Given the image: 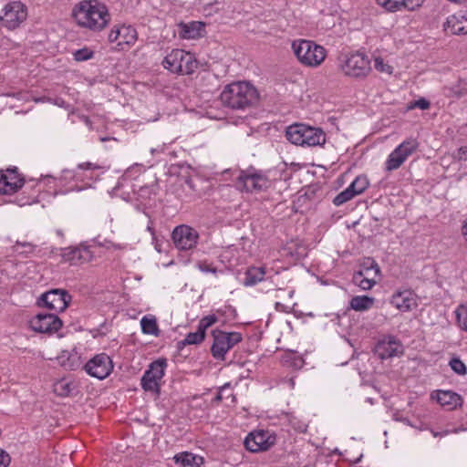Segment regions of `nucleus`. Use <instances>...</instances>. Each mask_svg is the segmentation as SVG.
<instances>
[{
  "label": "nucleus",
  "mask_w": 467,
  "mask_h": 467,
  "mask_svg": "<svg viewBox=\"0 0 467 467\" xmlns=\"http://www.w3.org/2000/svg\"><path fill=\"white\" fill-rule=\"evenodd\" d=\"M467 29V11H460L450 16L443 25V29Z\"/></svg>",
  "instance_id": "nucleus-26"
},
{
  "label": "nucleus",
  "mask_w": 467,
  "mask_h": 467,
  "mask_svg": "<svg viewBox=\"0 0 467 467\" xmlns=\"http://www.w3.org/2000/svg\"><path fill=\"white\" fill-rule=\"evenodd\" d=\"M379 274L377 262L370 257L365 258L353 275V283L363 290H369L376 285Z\"/></svg>",
  "instance_id": "nucleus-11"
},
{
  "label": "nucleus",
  "mask_w": 467,
  "mask_h": 467,
  "mask_svg": "<svg viewBox=\"0 0 467 467\" xmlns=\"http://www.w3.org/2000/svg\"><path fill=\"white\" fill-rule=\"evenodd\" d=\"M179 26L181 27V29L193 30V29H202L203 27L206 26V24L204 22H201V21H192V22H189L188 24L181 22L179 24Z\"/></svg>",
  "instance_id": "nucleus-45"
},
{
  "label": "nucleus",
  "mask_w": 467,
  "mask_h": 467,
  "mask_svg": "<svg viewBox=\"0 0 467 467\" xmlns=\"http://www.w3.org/2000/svg\"><path fill=\"white\" fill-rule=\"evenodd\" d=\"M277 274L278 272L273 267H268L266 265L250 266L244 273L243 284L245 286H253L264 280L272 278Z\"/></svg>",
  "instance_id": "nucleus-23"
},
{
  "label": "nucleus",
  "mask_w": 467,
  "mask_h": 467,
  "mask_svg": "<svg viewBox=\"0 0 467 467\" xmlns=\"http://www.w3.org/2000/svg\"><path fill=\"white\" fill-rule=\"evenodd\" d=\"M36 200V197H32L30 200H27L26 202H23L22 205H25L26 203L30 204L32 202H34Z\"/></svg>",
  "instance_id": "nucleus-56"
},
{
  "label": "nucleus",
  "mask_w": 467,
  "mask_h": 467,
  "mask_svg": "<svg viewBox=\"0 0 467 467\" xmlns=\"http://www.w3.org/2000/svg\"><path fill=\"white\" fill-rule=\"evenodd\" d=\"M26 183V179L17 167L0 169V194L12 195Z\"/></svg>",
  "instance_id": "nucleus-15"
},
{
  "label": "nucleus",
  "mask_w": 467,
  "mask_h": 467,
  "mask_svg": "<svg viewBox=\"0 0 467 467\" xmlns=\"http://www.w3.org/2000/svg\"><path fill=\"white\" fill-rule=\"evenodd\" d=\"M390 304L400 312H410L418 306L417 295L410 288L399 289L391 296Z\"/></svg>",
  "instance_id": "nucleus-22"
},
{
  "label": "nucleus",
  "mask_w": 467,
  "mask_h": 467,
  "mask_svg": "<svg viewBox=\"0 0 467 467\" xmlns=\"http://www.w3.org/2000/svg\"><path fill=\"white\" fill-rule=\"evenodd\" d=\"M4 15L0 16L3 26L8 29H16L26 19V6L20 1L8 3L3 9Z\"/></svg>",
  "instance_id": "nucleus-16"
},
{
  "label": "nucleus",
  "mask_w": 467,
  "mask_h": 467,
  "mask_svg": "<svg viewBox=\"0 0 467 467\" xmlns=\"http://www.w3.org/2000/svg\"><path fill=\"white\" fill-rule=\"evenodd\" d=\"M275 309L277 311L285 312V313H289V311H290L289 306H286L284 304L279 303V302L275 303Z\"/></svg>",
  "instance_id": "nucleus-54"
},
{
  "label": "nucleus",
  "mask_w": 467,
  "mask_h": 467,
  "mask_svg": "<svg viewBox=\"0 0 467 467\" xmlns=\"http://www.w3.org/2000/svg\"><path fill=\"white\" fill-rule=\"evenodd\" d=\"M137 39V31H122L115 48L119 51L128 50L136 43Z\"/></svg>",
  "instance_id": "nucleus-29"
},
{
  "label": "nucleus",
  "mask_w": 467,
  "mask_h": 467,
  "mask_svg": "<svg viewBox=\"0 0 467 467\" xmlns=\"http://www.w3.org/2000/svg\"><path fill=\"white\" fill-rule=\"evenodd\" d=\"M112 29L119 30V28L117 26H114V27Z\"/></svg>",
  "instance_id": "nucleus-58"
},
{
  "label": "nucleus",
  "mask_w": 467,
  "mask_h": 467,
  "mask_svg": "<svg viewBox=\"0 0 467 467\" xmlns=\"http://www.w3.org/2000/svg\"><path fill=\"white\" fill-rule=\"evenodd\" d=\"M431 104L430 102L421 98L418 100H415L411 108H419L420 109H428L430 108Z\"/></svg>",
  "instance_id": "nucleus-51"
},
{
  "label": "nucleus",
  "mask_w": 467,
  "mask_h": 467,
  "mask_svg": "<svg viewBox=\"0 0 467 467\" xmlns=\"http://www.w3.org/2000/svg\"><path fill=\"white\" fill-rule=\"evenodd\" d=\"M220 99L224 107L244 110L258 102L259 92L250 82L236 81L224 87Z\"/></svg>",
  "instance_id": "nucleus-1"
},
{
  "label": "nucleus",
  "mask_w": 467,
  "mask_h": 467,
  "mask_svg": "<svg viewBox=\"0 0 467 467\" xmlns=\"http://www.w3.org/2000/svg\"><path fill=\"white\" fill-rule=\"evenodd\" d=\"M75 389V385L72 381L61 379L57 381L54 386V391L61 397L68 396L72 393Z\"/></svg>",
  "instance_id": "nucleus-32"
},
{
  "label": "nucleus",
  "mask_w": 467,
  "mask_h": 467,
  "mask_svg": "<svg viewBox=\"0 0 467 467\" xmlns=\"http://www.w3.org/2000/svg\"><path fill=\"white\" fill-rule=\"evenodd\" d=\"M205 333L199 327L195 332H190L182 342V345H197L204 340Z\"/></svg>",
  "instance_id": "nucleus-35"
},
{
  "label": "nucleus",
  "mask_w": 467,
  "mask_h": 467,
  "mask_svg": "<svg viewBox=\"0 0 467 467\" xmlns=\"http://www.w3.org/2000/svg\"><path fill=\"white\" fill-rule=\"evenodd\" d=\"M203 32L204 31H179V36L182 39H198L204 36Z\"/></svg>",
  "instance_id": "nucleus-44"
},
{
  "label": "nucleus",
  "mask_w": 467,
  "mask_h": 467,
  "mask_svg": "<svg viewBox=\"0 0 467 467\" xmlns=\"http://www.w3.org/2000/svg\"><path fill=\"white\" fill-rule=\"evenodd\" d=\"M93 56V52L89 50L88 48H81L77 50L74 53V58L77 61H84L91 58Z\"/></svg>",
  "instance_id": "nucleus-43"
},
{
  "label": "nucleus",
  "mask_w": 467,
  "mask_h": 467,
  "mask_svg": "<svg viewBox=\"0 0 467 467\" xmlns=\"http://www.w3.org/2000/svg\"><path fill=\"white\" fill-rule=\"evenodd\" d=\"M451 91L456 98H462L467 95V78H460L452 88Z\"/></svg>",
  "instance_id": "nucleus-39"
},
{
  "label": "nucleus",
  "mask_w": 467,
  "mask_h": 467,
  "mask_svg": "<svg viewBox=\"0 0 467 467\" xmlns=\"http://www.w3.org/2000/svg\"><path fill=\"white\" fill-rule=\"evenodd\" d=\"M114 365L106 353H99L90 358L84 366L83 369L90 377L104 379L113 371Z\"/></svg>",
  "instance_id": "nucleus-14"
},
{
  "label": "nucleus",
  "mask_w": 467,
  "mask_h": 467,
  "mask_svg": "<svg viewBox=\"0 0 467 467\" xmlns=\"http://www.w3.org/2000/svg\"><path fill=\"white\" fill-rule=\"evenodd\" d=\"M437 400L441 406H448L450 410L456 408L462 402L460 395L449 390L440 391Z\"/></svg>",
  "instance_id": "nucleus-27"
},
{
  "label": "nucleus",
  "mask_w": 467,
  "mask_h": 467,
  "mask_svg": "<svg viewBox=\"0 0 467 467\" xmlns=\"http://www.w3.org/2000/svg\"><path fill=\"white\" fill-rule=\"evenodd\" d=\"M171 237L179 250H190L196 246L199 234L194 228L182 224L174 228Z\"/></svg>",
  "instance_id": "nucleus-20"
},
{
  "label": "nucleus",
  "mask_w": 467,
  "mask_h": 467,
  "mask_svg": "<svg viewBox=\"0 0 467 467\" xmlns=\"http://www.w3.org/2000/svg\"><path fill=\"white\" fill-rule=\"evenodd\" d=\"M374 353L380 359H387L403 354V346L394 336H383L374 348Z\"/></svg>",
  "instance_id": "nucleus-21"
},
{
  "label": "nucleus",
  "mask_w": 467,
  "mask_h": 467,
  "mask_svg": "<svg viewBox=\"0 0 467 467\" xmlns=\"http://www.w3.org/2000/svg\"><path fill=\"white\" fill-rule=\"evenodd\" d=\"M237 252L234 248H227L221 254V261L227 263L229 267H234L238 265V258H234V253Z\"/></svg>",
  "instance_id": "nucleus-37"
},
{
  "label": "nucleus",
  "mask_w": 467,
  "mask_h": 467,
  "mask_svg": "<svg viewBox=\"0 0 467 467\" xmlns=\"http://www.w3.org/2000/svg\"><path fill=\"white\" fill-rule=\"evenodd\" d=\"M451 368L459 375H465L467 368L465 364L458 358H452L450 361Z\"/></svg>",
  "instance_id": "nucleus-42"
},
{
  "label": "nucleus",
  "mask_w": 467,
  "mask_h": 467,
  "mask_svg": "<svg viewBox=\"0 0 467 467\" xmlns=\"http://www.w3.org/2000/svg\"><path fill=\"white\" fill-rule=\"evenodd\" d=\"M227 389V386L222 387L217 392L216 396L213 398V401L219 403L223 400V393Z\"/></svg>",
  "instance_id": "nucleus-53"
},
{
  "label": "nucleus",
  "mask_w": 467,
  "mask_h": 467,
  "mask_svg": "<svg viewBox=\"0 0 467 467\" xmlns=\"http://www.w3.org/2000/svg\"><path fill=\"white\" fill-rule=\"evenodd\" d=\"M120 33H122V31H110L109 34V41L110 43H116V45L118 44V41L120 37Z\"/></svg>",
  "instance_id": "nucleus-52"
},
{
  "label": "nucleus",
  "mask_w": 467,
  "mask_h": 467,
  "mask_svg": "<svg viewBox=\"0 0 467 467\" xmlns=\"http://www.w3.org/2000/svg\"><path fill=\"white\" fill-rule=\"evenodd\" d=\"M71 301V296L63 289H52L41 295L37 304L56 312L64 311Z\"/></svg>",
  "instance_id": "nucleus-17"
},
{
  "label": "nucleus",
  "mask_w": 467,
  "mask_h": 467,
  "mask_svg": "<svg viewBox=\"0 0 467 467\" xmlns=\"http://www.w3.org/2000/svg\"><path fill=\"white\" fill-rule=\"evenodd\" d=\"M292 47L298 60L308 67L319 66L327 56L323 47L310 40L295 41Z\"/></svg>",
  "instance_id": "nucleus-7"
},
{
  "label": "nucleus",
  "mask_w": 467,
  "mask_h": 467,
  "mask_svg": "<svg viewBox=\"0 0 467 467\" xmlns=\"http://www.w3.org/2000/svg\"><path fill=\"white\" fill-rule=\"evenodd\" d=\"M73 16L78 26L89 29H104L111 20L106 5L97 0L80 2L74 8Z\"/></svg>",
  "instance_id": "nucleus-2"
},
{
  "label": "nucleus",
  "mask_w": 467,
  "mask_h": 467,
  "mask_svg": "<svg viewBox=\"0 0 467 467\" xmlns=\"http://www.w3.org/2000/svg\"><path fill=\"white\" fill-rule=\"evenodd\" d=\"M455 315L459 327L467 332V302L456 308Z\"/></svg>",
  "instance_id": "nucleus-34"
},
{
  "label": "nucleus",
  "mask_w": 467,
  "mask_h": 467,
  "mask_svg": "<svg viewBox=\"0 0 467 467\" xmlns=\"http://www.w3.org/2000/svg\"><path fill=\"white\" fill-rule=\"evenodd\" d=\"M285 137L291 143L302 147L322 145L326 141V134L321 129L302 123L287 127Z\"/></svg>",
  "instance_id": "nucleus-4"
},
{
  "label": "nucleus",
  "mask_w": 467,
  "mask_h": 467,
  "mask_svg": "<svg viewBox=\"0 0 467 467\" xmlns=\"http://www.w3.org/2000/svg\"><path fill=\"white\" fill-rule=\"evenodd\" d=\"M419 142L416 139H408L400 143L388 157L385 162L386 171L398 170L406 160L418 149Z\"/></svg>",
  "instance_id": "nucleus-13"
},
{
  "label": "nucleus",
  "mask_w": 467,
  "mask_h": 467,
  "mask_svg": "<svg viewBox=\"0 0 467 467\" xmlns=\"http://www.w3.org/2000/svg\"><path fill=\"white\" fill-rule=\"evenodd\" d=\"M60 256L63 262L69 263L71 265H80L91 262L94 252L91 246L80 244L61 249Z\"/></svg>",
  "instance_id": "nucleus-19"
},
{
  "label": "nucleus",
  "mask_w": 467,
  "mask_h": 467,
  "mask_svg": "<svg viewBox=\"0 0 467 467\" xmlns=\"http://www.w3.org/2000/svg\"><path fill=\"white\" fill-rule=\"evenodd\" d=\"M10 462L11 458L9 454L3 449H0V467H7Z\"/></svg>",
  "instance_id": "nucleus-49"
},
{
  "label": "nucleus",
  "mask_w": 467,
  "mask_h": 467,
  "mask_svg": "<svg viewBox=\"0 0 467 467\" xmlns=\"http://www.w3.org/2000/svg\"><path fill=\"white\" fill-rule=\"evenodd\" d=\"M141 330L144 334L154 335L156 337L160 334V329L155 317L145 316L140 320Z\"/></svg>",
  "instance_id": "nucleus-31"
},
{
  "label": "nucleus",
  "mask_w": 467,
  "mask_h": 467,
  "mask_svg": "<svg viewBox=\"0 0 467 467\" xmlns=\"http://www.w3.org/2000/svg\"><path fill=\"white\" fill-rule=\"evenodd\" d=\"M218 321V318L217 317L213 314V315H208L206 317H203L200 321H199V324H198V327L203 331L204 333H206V330L212 327L213 324H215L216 322Z\"/></svg>",
  "instance_id": "nucleus-41"
},
{
  "label": "nucleus",
  "mask_w": 467,
  "mask_h": 467,
  "mask_svg": "<svg viewBox=\"0 0 467 467\" xmlns=\"http://www.w3.org/2000/svg\"><path fill=\"white\" fill-rule=\"evenodd\" d=\"M78 359L77 355H70L67 362L62 361L61 365L67 370H75L78 367Z\"/></svg>",
  "instance_id": "nucleus-47"
},
{
  "label": "nucleus",
  "mask_w": 467,
  "mask_h": 467,
  "mask_svg": "<svg viewBox=\"0 0 467 467\" xmlns=\"http://www.w3.org/2000/svg\"><path fill=\"white\" fill-rule=\"evenodd\" d=\"M197 265H198V268L203 273H212V274L217 273V268L214 267L212 263H209L206 260L199 261L197 263Z\"/></svg>",
  "instance_id": "nucleus-46"
},
{
  "label": "nucleus",
  "mask_w": 467,
  "mask_h": 467,
  "mask_svg": "<svg viewBox=\"0 0 467 467\" xmlns=\"http://www.w3.org/2000/svg\"><path fill=\"white\" fill-rule=\"evenodd\" d=\"M236 185L241 191L258 192L269 189L272 181L265 171L250 168L240 171L236 178Z\"/></svg>",
  "instance_id": "nucleus-8"
},
{
  "label": "nucleus",
  "mask_w": 467,
  "mask_h": 467,
  "mask_svg": "<svg viewBox=\"0 0 467 467\" xmlns=\"http://www.w3.org/2000/svg\"><path fill=\"white\" fill-rule=\"evenodd\" d=\"M462 234L464 239L467 241V221L462 225Z\"/></svg>",
  "instance_id": "nucleus-55"
},
{
  "label": "nucleus",
  "mask_w": 467,
  "mask_h": 467,
  "mask_svg": "<svg viewBox=\"0 0 467 467\" xmlns=\"http://www.w3.org/2000/svg\"><path fill=\"white\" fill-rule=\"evenodd\" d=\"M212 335L213 343L211 353L217 360H224L226 353L243 340V336L239 332H225L215 329Z\"/></svg>",
  "instance_id": "nucleus-9"
},
{
  "label": "nucleus",
  "mask_w": 467,
  "mask_h": 467,
  "mask_svg": "<svg viewBox=\"0 0 467 467\" xmlns=\"http://www.w3.org/2000/svg\"><path fill=\"white\" fill-rule=\"evenodd\" d=\"M276 442V434L270 430L258 429L251 431L244 440V447L251 452L270 450Z\"/></svg>",
  "instance_id": "nucleus-12"
},
{
  "label": "nucleus",
  "mask_w": 467,
  "mask_h": 467,
  "mask_svg": "<svg viewBox=\"0 0 467 467\" xmlns=\"http://www.w3.org/2000/svg\"><path fill=\"white\" fill-rule=\"evenodd\" d=\"M175 463L179 467H200L199 461L202 458H198L190 452H182L174 456Z\"/></svg>",
  "instance_id": "nucleus-30"
},
{
  "label": "nucleus",
  "mask_w": 467,
  "mask_h": 467,
  "mask_svg": "<svg viewBox=\"0 0 467 467\" xmlns=\"http://www.w3.org/2000/svg\"><path fill=\"white\" fill-rule=\"evenodd\" d=\"M374 67L380 73L392 74L393 67L384 61L380 57L374 58Z\"/></svg>",
  "instance_id": "nucleus-40"
},
{
  "label": "nucleus",
  "mask_w": 467,
  "mask_h": 467,
  "mask_svg": "<svg viewBox=\"0 0 467 467\" xmlns=\"http://www.w3.org/2000/svg\"><path fill=\"white\" fill-rule=\"evenodd\" d=\"M375 299L368 296H353L349 302V306L355 311H366L374 305Z\"/></svg>",
  "instance_id": "nucleus-28"
},
{
  "label": "nucleus",
  "mask_w": 467,
  "mask_h": 467,
  "mask_svg": "<svg viewBox=\"0 0 467 467\" xmlns=\"http://www.w3.org/2000/svg\"><path fill=\"white\" fill-rule=\"evenodd\" d=\"M368 180L364 175L358 176L349 185L356 195L363 193L368 187Z\"/></svg>",
  "instance_id": "nucleus-33"
},
{
  "label": "nucleus",
  "mask_w": 467,
  "mask_h": 467,
  "mask_svg": "<svg viewBox=\"0 0 467 467\" xmlns=\"http://www.w3.org/2000/svg\"><path fill=\"white\" fill-rule=\"evenodd\" d=\"M157 189L158 187L156 184L140 187L139 190L135 192L137 201L145 208L151 207L155 203Z\"/></svg>",
  "instance_id": "nucleus-24"
},
{
  "label": "nucleus",
  "mask_w": 467,
  "mask_h": 467,
  "mask_svg": "<svg viewBox=\"0 0 467 467\" xmlns=\"http://www.w3.org/2000/svg\"><path fill=\"white\" fill-rule=\"evenodd\" d=\"M344 76L354 79H365L371 72V60L362 51L342 55L338 65Z\"/></svg>",
  "instance_id": "nucleus-3"
},
{
  "label": "nucleus",
  "mask_w": 467,
  "mask_h": 467,
  "mask_svg": "<svg viewBox=\"0 0 467 467\" xmlns=\"http://www.w3.org/2000/svg\"><path fill=\"white\" fill-rule=\"evenodd\" d=\"M452 157L459 161H467V146L459 148Z\"/></svg>",
  "instance_id": "nucleus-48"
},
{
  "label": "nucleus",
  "mask_w": 467,
  "mask_h": 467,
  "mask_svg": "<svg viewBox=\"0 0 467 467\" xmlns=\"http://www.w3.org/2000/svg\"><path fill=\"white\" fill-rule=\"evenodd\" d=\"M355 196H357L352 189L348 186L347 189L342 191L340 193H338L333 200V203L336 206H340L344 204L345 202L350 201Z\"/></svg>",
  "instance_id": "nucleus-36"
},
{
  "label": "nucleus",
  "mask_w": 467,
  "mask_h": 467,
  "mask_svg": "<svg viewBox=\"0 0 467 467\" xmlns=\"http://www.w3.org/2000/svg\"><path fill=\"white\" fill-rule=\"evenodd\" d=\"M167 361L165 358H159L151 362L148 369L144 372L140 385L145 391L152 392L156 395L161 393V381L165 375Z\"/></svg>",
  "instance_id": "nucleus-10"
},
{
  "label": "nucleus",
  "mask_w": 467,
  "mask_h": 467,
  "mask_svg": "<svg viewBox=\"0 0 467 467\" xmlns=\"http://www.w3.org/2000/svg\"><path fill=\"white\" fill-rule=\"evenodd\" d=\"M280 362L283 367L294 370L300 369L305 365L304 358L298 352L294 350L285 351L281 356Z\"/></svg>",
  "instance_id": "nucleus-25"
},
{
  "label": "nucleus",
  "mask_w": 467,
  "mask_h": 467,
  "mask_svg": "<svg viewBox=\"0 0 467 467\" xmlns=\"http://www.w3.org/2000/svg\"><path fill=\"white\" fill-rule=\"evenodd\" d=\"M424 0H404V7L408 10H414L420 6Z\"/></svg>",
  "instance_id": "nucleus-50"
},
{
  "label": "nucleus",
  "mask_w": 467,
  "mask_h": 467,
  "mask_svg": "<svg viewBox=\"0 0 467 467\" xmlns=\"http://www.w3.org/2000/svg\"><path fill=\"white\" fill-rule=\"evenodd\" d=\"M461 33L467 34V31H454L453 32L454 35H460Z\"/></svg>",
  "instance_id": "nucleus-57"
},
{
  "label": "nucleus",
  "mask_w": 467,
  "mask_h": 467,
  "mask_svg": "<svg viewBox=\"0 0 467 467\" xmlns=\"http://www.w3.org/2000/svg\"><path fill=\"white\" fill-rule=\"evenodd\" d=\"M377 3L386 10L394 12L404 6V0H377Z\"/></svg>",
  "instance_id": "nucleus-38"
},
{
  "label": "nucleus",
  "mask_w": 467,
  "mask_h": 467,
  "mask_svg": "<svg viewBox=\"0 0 467 467\" xmlns=\"http://www.w3.org/2000/svg\"><path fill=\"white\" fill-rule=\"evenodd\" d=\"M62 321L56 314L39 313L29 320L32 330L42 334H54L62 327Z\"/></svg>",
  "instance_id": "nucleus-18"
},
{
  "label": "nucleus",
  "mask_w": 467,
  "mask_h": 467,
  "mask_svg": "<svg viewBox=\"0 0 467 467\" xmlns=\"http://www.w3.org/2000/svg\"><path fill=\"white\" fill-rule=\"evenodd\" d=\"M100 169L101 167L95 163H80L75 170H64L61 179L76 182L74 185L70 186V189L81 191L91 187L92 183L98 179Z\"/></svg>",
  "instance_id": "nucleus-5"
},
{
  "label": "nucleus",
  "mask_w": 467,
  "mask_h": 467,
  "mask_svg": "<svg viewBox=\"0 0 467 467\" xmlns=\"http://www.w3.org/2000/svg\"><path fill=\"white\" fill-rule=\"evenodd\" d=\"M165 69L173 74L190 75L198 67V62L192 54L182 49H173L162 60Z\"/></svg>",
  "instance_id": "nucleus-6"
}]
</instances>
